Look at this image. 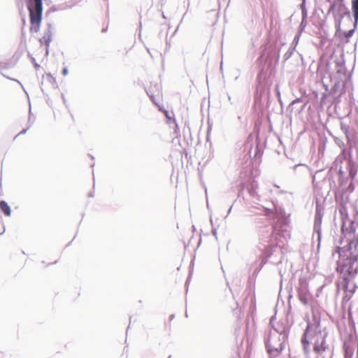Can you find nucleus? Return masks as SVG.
Returning <instances> with one entry per match:
<instances>
[{"mask_svg":"<svg viewBox=\"0 0 358 358\" xmlns=\"http://www.w3.org/2000/svg\"><path fill=\"white\" fill-rule=\"evenodd\" d=\"M357 244V243L351 241L349 243L348 249L337 248V252L339 253L340 259L338 261L336 271L343 275L344 280L343 288L345 289H348L350 278H353L358 273L357 265L358 252L352 251V248L356 247Z\"/></svg>","mask_w":358,"mask_h":358,"instance_id":"obj_1","label":"nucleus"},{"mask_svg":"<svg viewBox=\"0 0 358 358\" xmlns=\"http://www.w3.org/2000/svg\"><path fill=\"white\" fill-rule=\"evenodd\" d=\"M34 6H28L30 17V31L38 32L39 31L43 13L42 0H34Z\"/></svg>","mask_w":358,"mask_h":358,"instance_id":"obj_2","label":"nucleus"},{"mask_svg":"<svg viewBox=\"0 0 358 358\" xmlns=\"http://www.w3.org/2000/svg\"><path fill=\"white\" fill-rule=\"evenodd\" d=\"M52 38V34L50 29L44 31L43 35L39 39L40 47L37 50H32L31 52H30V55L32 57L33 59L40 56L45 57L48 55V48Z\"/></svg>","mask_w":358,"mask_h":358,"instance_id":"obj_3","label":"nucleus"},{"mask_svg":"<svg viewBox=\"0 0 358 358\" xmlns=\"http://www.w3.org/2000/svg\"><path fill=\"white\" fill-rule=\"evenodd\" d=\"M266 349L271 358L279 356L282 350V344L280 335L278 334H270L266 342Z\"/></svg>","mask_w":358,"mask_h":358,"instance_id":"obj_4","label":"nucleus"},{"mask_svg":"<svg viewBox=\"0 0 358 358\" xmlns=\"http://www.w3.org/2000/svg\"><path fill=\"white\" fill-rule=\"evenodd\" d=\"M299 299L303 304L306 305L308 303L310 299V293L306 283L301 285L299 289Z\"/></svg>","mask_w":358,"mask_h":358,"instance_id":"obj_5","label":"nucleus"},{"mask_svg":"<svg viewBox=\"0 0 358 358\" xmlns=\"http://www.w3.org/2000/svg\"><path fill=\"white\" fill-rule=\"evenodd\" d=\"M343 0H334L331 2V5L329 9V13H335L336 11L338 13L343 12L345 10V6L343 3Z\"/></svg>","mask_w":358,"mask_h":358,"instance_id":"obj_6","label":"nucleus"},{"mask_svg":"<svg viewBox=\"0 0 358 358\" xmlns=\"http://www.w3.org/2000/svg\"><path fill=\"white\" fill-rule=\"evenodd\" d=\"M272 238L274 239V243L276 246L283 248L286 243V238L284 236L279 234V233L273 232Z\"/></svg>","mask_w":358,"mask_h":358,"instance_id":"obj_7","label":"nucleus"},{"mask_svg":"<svg viewBox=\"0 0 358 358\" xmlns=\"http://www.w3.org/2000/svg\"><path fill=\"white\" fill-rule=\"evenodd\" d=\"M0 209L1 212L6 215V216H10L11 214V210L7 202L5 201H0Z\"/></svg>","mask_w":358,"mask_h":358,"instance_id":"obj_8","label":"nucleus"},{"mask_svg":"<svg viewBox=\"0 0 358 358\" xmlns=\"http://www.w3.org/2000/svg\"><path fill=\"white\" fill-rule=\"evenodd\" d=\"M352 11L355 21L358 20V0H352Z\"/></svg>","mask_w":358,"mask_h":358,"instance_id":"obj_9","label":"nucleus"},{"mask_svg":"<svg viewBox=\"0 0 358 358\" xmlns=\"http://www.w3.org/2000/svg\"><path fill=\"white\" fill-rule=\"evenodd\" d=\"M345 358H348V357H347V355H348V348H345ZM352 352H351L349 354V357H348V358H352Z\"/></svg>","mask_w":358,"mask_h":358,"instance_id":"obj_10","label":"nucleus"},{"mask_svg":"<svg viewBox=\"0 0 358 358\" xmlns=\"http://www.w3.org/2000/svg\"><path fill=\"white\" fill-rule=\"evenodd\" d=\"M307 331H308V329H306V332L304 333L303 334V337L302 338V343H304L305 342L308 344V343L307 341H306L305 340V337L306 336V334H307Z\"/></svg>","mask_w":358,"mask_h":358,"instance_id":"obj_11","label":"nucleus"},{"mask_svg":"<svg viewBox=\"0 0 358 358\" xmlns=\"http://www.w3.org/2000/svg\"><path fill=\"white\" fill-rule=\"evenodd\" d=\"M57 262V260H54L53 262H43V264H45L46 266H48V265H50V264H52L54 263H56Z\"/></svg>","mask_w":358,"mask_h":358,"instance_id":"obj_12","label":"nucleus"},{"mask_svg":"<svg viewBox=\"0 0 358 358\" xmlns=\"http://www.w3.org/2000/svg\"><path fill=\"white\" fill-rule=\"evenodd\" d=\"M164 115L165 116L168 118V119H170V117H169V112L167 110H164Z\"/></svg>","mask_w":358,"mask_h":358,"instance_id":"obj_13","label":"nucleus"},{"mask_svg":"<svg viewBox=\"0 0 358 358\" xmlns=\"http://www.w3.org/2000/svg\"><path fill=\"white\" fill-rule=\"evenodd\" d=\"M62 72L64 76H66L68 73V71L66 69H64Z\"/></svg>","mask_w":358,"mask_h":358,"instance_id":"obj_14","label":"nucleus"},{"mask_svg":"<svg viewBox=\"0 0 358 358\" xmlns=\"http://www.w3.org/2000/svg\"><path fill=\"white\" fill-rule=\"evenodd\" d=\"M46 78L48 79H52V76L50 74H47Z\"/></svg>","mask_w":358,"mask_h":358,"instance_id":"obj_15","label":"nucleus"},{"mask_svg":"<svg viewBox=\"0 0 358 358\" xmlns=\"http://www.w3.org/2000/svg\"><path fill=\"white\" fill-rule=\"evenodd\" d=\"M25 131H26V130H25V129H24V130H22V131L19 134H24V133H25Z\"/></svg>","mask_w":358,"mask_h":358,"instance_id":"obj_16","label":"nucleus"},{"mask_svg":"<svg viewBox=\"0 0 358 358\" xmlns=\"http://www.w3.org/2000/svg\"><path fill=\"white\" fill-rule=\"evenodd\" d=\"M314 350L316 351V352H319V350H318V348L317 347L314 348Z\"/></svg>","mask_w":358,"mask_h":358,"instance_id":"obj_17","label":"nucleus"},{"mask_svg":"<svg viewBox=\"0 0 358 358\" xmlns=\"http://www.w3.org/2000/svg\"><path fill=\"white\" fill-rule=\"evenodd\" d=\"M328 1L331 2L330 0H327Z\"/></svg>","mask_w":358,"mask_h":358,"instance_id":"obj_18","label":"nucleus"}]
</instances>
